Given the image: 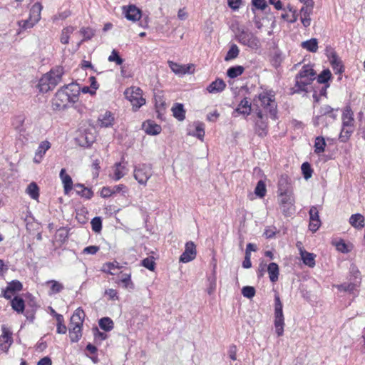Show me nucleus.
<instances>
[{
    "instance_id": "f257e3e1",
    "label": "nucleus",
    "mask_w": 365,
    "mask_h": 365,
    "mask_svg": "<svg viewBox=\"0 0 365 365\" xmlns=\"http://www.w3.org/2000/svg\"><path fill=\"white\" fill-rule=\"evenodd\" d=\"M257 100L260 102V106L269 113L270 118L276 120L278 117L275 92L271 89L264 90L254 97L253 102H256Z\"/></svg>"
},
{
    "instance_id": "f03ea898",
    "label": "nucleus",
    "mask_w": 365,
    "mask_h": 365,
    "mask_svg": "<svg viewBox=\"0 0 365 365\" xmlns=\"http://www.w3.org/2000/svg\"><path fill=\"white\" fill-rule=\"evenodd\" d=\"M235 38L240 43L250 48L258 49L260 47V41L257 36L245 27L237 29Z\"/></svg>"
},
{
    "instance_id": "7ed1b4c3",
    "label": "nucleus",
    "mask_w": 365,
    "mask_h": 365,
    "mask_svg": "<svg viewBox=\"0 0 365 365\" xmlns=\"http://www.w3.org/2000/svg\"><path fill=\"white\" fill-rule=\"evenodd\" d=\"M283 305L279 296H274V326L277 336H282L284 334V328L285 326L284 317L283 314Z\"/></svg>"
},
{
    "instance_id": "20e7f679",
    "label": "nucleus",
    "mask_w": 365,
    "mask_h": 365,
    "mask_svg": "<svg viewBox=\"0 0 365 365\" xmlns=\"http://www.w3.org/2000/svg\"><path fill=\"white\" fill-rule=\"evenodd\" d=\"M124 95L126 99L130 102L134 111L138 110L145 103V99L143 97V91L139 87L128 88L124 92Z\"/></svg>"
},
{
    "instance_id": "39448f33",
    "label": "nucleus",
    "mask_w": 365,
    "mask_h": 365,
    "mask_svg": "<svg viewBox=\"0 0 365 365\" xmlns=\"http://www.w3.org/2000/svg\"><path fill=\"white\" fill-rule=\"evenodd\" d=\"M337 115L334 113V109L329 105H324L320 107L318 114L313 118V124L315 127L320 124L327 126L330 123L327 120L329 118L334 121L336 118Z\"/></svg>"
},
{
    "instance_id": "423d86ee",
    "label": "nucleus",
    "mask_w": 365,
    "mask_h": 365,
    "mask_svg": "<svg viewBox=\"0 0 365 365\" xmlns=\"http://www.w3.org/2000/svg\"><path fill=\"white\" fill-rule=\"evenodd\" d=\"M279 207L284 216H291L295 212V200L293 193L279 195Z\"/></svg>"
},
{
    "instance_id": "0eeeda50",
    "label": "nucleus",
    "mask_w": 365,
    "mask_h": 365,
    "mask_svg": "<svg viewBox=\"0 0 365 365\" xmlns=\"http://www.w3.org/2000/svg\"><path fill=\"white\" fill-rule=\"evenodd\" d=\"M152 175V166L150 164H140L134 168V178L141 185H146Z\"/></svg>"
},
{
    "instance_id": "6e6552de",
    "label": "nucleus",
    "mask_w": 365,
    "mask_h": 365,
    "mask_svg": "<svg viewBox=\"0 0 365 365\" xmlns=\"http://www.w3.org/2000/svg\"><path fill=\"white\" fill-rule=\"evenodd\" d=\"M69 103H72L69 95L61 88L56 92L55 97L52 100V108L56 110H63L67 108Z\"/></svg>"
},
{
    "instance_id": "1a4fd4ad",
    "label": "nucleus",
    "mask_w": 365,
    "mask_h": 365,
    "mask_svg": "<svg viewBox=\"0 0 365 365\" xmlns=\"http://www.w3.org/2000/svg\"><path fill=\"white\" fill-rule=\"evenodd\" d=\"M361 284V278L357 276H354V279L352 281L351 279L348 282H345L342 284L336 285V287L339 292H348L354 296H356L358 293V287Z\"/></svg>"
},
{
    "instance_id": "9d476101",
    "label": "nucleus",
    "mask_w": 365,
    "mask_h": 365,
    "mask_svg": "<svg viewBox=\"0 0 365 365\" xmlns=\"http://www.w3.org/2000/svg\"><path fill=\"white\" fill-rule=\"evenodd\" d=\"M1 334L0 335V349L7 353L14 342L11 331L5 325L1 326Z\"/></svg>"
},
{
    "instance_id": "9b49d317",
    "label": "nucleus",
    "mask_w": 365,
    "mask_h": 365,
    "mask_svg": "<svg viewBox=\"0 0 365 365\" xmlns=\"http://www.w3.org/2000/svg\"><path fill=\"white\" fill-rule=\"evenodd\" d=\"M63 73V68L62 66H56L46 73V76L49 78L51 90H53L61 81Z\"/></svg>"
},
{
    "instance_id": "f8f14e48",
    "label": "nucleus",
    "mask_w": 365,
    "mask_h": 365,
    "mask_svg": "<svg viewBox=\"0 0 365 365\" xmlns=\"http://www.w3.org/2000/svg\"><path fill=\"white\" fill-rule=\"evenodd\" d=\"M63 73V68L62 66H56L46 73V76L49 78L51 90H53L61 81Z\"/></svg>"
},
{
    "instance_id": "ddd939ff",
    "label": "nucleus",
    "mask_w": 365,
    "mask_h": 365,
    "mask_svg": "<svg viewBox=\"0 0 365 365\" xmlns=\"http://www.w3.org/2000/svg\"><path fill=\"white\" fill-rule=\"evenodd\" d=\"M252 112V103L247 97L242 98L237 107L235 109L232 113L234 117H237V115H242L245 118L251 114Z\"/></svg>"
},
{
    "instance_id": "4468645a",
    "label": "nucleus",
    "mask_w": 365,
    "mask_h": 365,
    "mask_svg": "<svg viewBox=\"0 0 365 365\" xmlns=\"http://www.w3.org/2000/svg\"><path fill=\"white\" fill-rule=\"evenodd\" d=\"M309 229L312 232H317L321 226V220L319 215V210L317 206H312L309 211Z\"/></svg>"
},
{
    "instance_id": "2eb2a0df",
    "label": "nucleus",
    "mask_w": 365,
    "mask_h": 365,
    "mask_svg": "<svg viewBox=\"0 0 365 365\" xmlns=\"http://www.w3.org/2000/svg\"><path fill=\"white\" fill-rule=\"evenodd\" d=\"M196 257V247L193 242L190 241L185 244V251L180 257V262L187 263Z\"/></svg>"
},
{
    "instance_id": "dca6fc26",
    "label": "nucleus",
    "mask_w": 365,
    "mask_h": 365,
    "mask_svg": "<svg viewBox=\"0 0 365 365\" xmlns=\"http://www.w3.org/2000/svg\"><path fill=\"white\" fill-rule=\"evenodd\" d=\"M312 81H310L308 78H301L296 76L295 84L294 86L290 89V94L293 95L294 93L307 92V87L312 84Z\"/></svg>"
},
{
    "instance_id": "f3484780",
    "label": "nucleus",
    "mask_w": 365,
    "mask_h": 365,
    "mask_svg": "<svg viewBox=\"0 0 365 365\" xmlns=\"http://www.w3.org/2000/svg\"><path fill=\"white\" fill-rule=\"evenodd\" d=\"M278 195L293 193L289 182V177L287 175H282L278 181Z\"/></svg>"
},
{
    "instance_id": "a211bd4d",
    "label": "nucleus",
    "mask_w": 365,
    "mask_h": 365,
    "mask_svg": "<svg viewBox=\"0 0 365 365\" xmlns=\"http://www.w3.org/2000/svg\"><path fill=\"white\" fill-rule=\"evenodd\" d=\"M65 93L69 95L72 103L78 101V96L81 92V87L77 83H71L61 88Z\"/></svg>"
},
{
    "instance_id": "6ab92c4d",
    "label": "nucleus",
    "mask_w": 365,
    "mask_h": 365,
    "mask_svg": "<svg viewBox=\"0 0 365 365\" xmlns=\"http://www.w3.org/2000/svg\"><path fill=\"white\" fill-rule=\"evenodd\" d=\"M125 16L128 20L136 21L141 17V11L135 5H130L127 8L123 7Z\"/></svg>"
},
{
    "instance_id": "aec40b11",
    "label": "nucleus",
    "mask_w": 365,
    "mask_h": 365,
    "mask_svg": "<svg viewBox=\"0 0 365 365\" xmlns=\"http://www.w3.org/2000/svg\"><path fill=\"white\" fill-rule=\"evenodd\" d=\"M50 148H51V143L48 141H47V140L42 141L39 144V145L35 153V155H34V158L33 160L34 163H35L36 164H39L42 161L46 151Z\"/></svg>"
},
{
    "instance_id": "412c9836",
    "label": "nucleus",
    "mask_w": 365,
    "mask_h": 365,
    "mask_svg": "<svg viewBox=\"0 0 365 365\" xmlns=\"http://www.w3.org/2000/svg\"><path fill=\"white\" fill-rule=\"evenodd\" d=\"M168 65L172 71L177 75H184L193 71H191L193 65H180L171 61H168Z\"/></svg>"
},
{
    "instance_id": "4be33fe9",
    "label": "nucleus",
    "mask_w": 365,
    "mask_h": 365,
    "mask_svg": "<svg viewBox=\"0 0 365 365\" xmlns=\"http://www.w3.org/2000/svg\"><path fill=\"white\" fill-rule=\"evenodd\" d=\"M60 178L63 185V190L65 195H68L74 187L71 177L66 173V170L62 168L60 172Z\"/></svg>"
},
{
    "instance_id": "5701e85b",
    "label": "nucleus",
    "mask_w": 365,
    "mask_h": 365,
    "mask_svg": "<svg viewBox=\"0 0 365 365\" xmlns=\"http://www.w3.org/2000/svg\"><path fill=\"white\" fill-rule=\"evenodd\" d=\"M98 120L101 127L110 128L115 121L114 115L110 111L107 110L99 115Z\"/></svg>"
},
{
    "instance_id": "b1692460",
    "label": "nucleus",
    "mask_w": 365,
    "mask_h": 365,
    "mask_svg": "<svg viewBox=\"0 0 365 365\" xmlns=\"http://www.w3.org/2000/svg\"><path fill=\"white\" fill-rule=\"evenodd\" d=\"M85 316L84 311L81 307L76 309L71 317V327H82Z\"/></svg>"
},
{
    "instance_id": "393cba45",
    "label": "nucleus",
    "mask_w": 365,
    "mask_h": 365,
    "mask_svg": "<svg viewBox=\"0 0 365 365\" xmlns=\"http://www.w3.org/2000/svg\"><path fill=\"white\" fill-rule=\"evenodd\" d=\"M298 78H308L310 81H314L316 77V73L311 65H304L299 72L296 75Z\"/></svg>"
},
{
    "instance_id": "a878e982",
    "label": "nucleus",
    "mask_w": 365,
    "mask_h": 365,
    "mask_svg": "<svg viewBox=\"0 0 365 365\" xmlns=\"http://www.w3.org/2000/svg\"><path fill=\"white\" fill-rule=\"evenodd\" d=\"M255 132L261 138L266 136L268 133L267 120H256L255 121Z\"/></svg>"
},
{
    "instance_id": "bb28decb",
    "label": "nucleus",
    "mask_w": 365,
    "mask_h": 365,
    "mask_svg": "<svg viewBox=\"0 0 365 365\" xmlns=\"http://www.w3.org/2000/svg\"><path fill=\"white\" fill-rule=\"evenodd\" d=\"M225 88V81L221 78H217L207 87V91L210 93H218L222 92Z\"/></svg>"
},
{
    "instance_id": "cd10ccee",
    "label": "nucleus",
    "mask_w": 365,
    "mask_h": 365,
    "mask_svg": "<svg viewBox=\"0 0 365 365\" xmlns=\"http://www.w3.org/2000/svg\"><path fill=\"white\" fill-rule=\"evenodd\" d=\"M143 127L145 133L148 135H158L162 130L161 126L160 125L156 124L154 121L150 120L144 122Z\"/></svg>"
},
{
    "instance_id": "c85d7f7f",
    "label": "nucleus",
    "mask_w": 365,
    "mask_h": 365,
    "mask_svg": "<svg viewBox=\"0 0 365 365\" xmlns=\"http://www.w3.org/2000/svg\"><path fill=\"white\" fill-rule=\"evenodd\" d=\"M45 284L49 287L48 294L52 296L61 292L64 289V286L58 281L51 279L46 282Z\"/></svg>"
},
{
    "instance_id": "c756f323",
    "label": "nucleus",
    "mask_w": 365,
    "mask_h": 365,
    "mask_svg": "<svg viewBox=\"0 0 365 365\" xmlns=\"http://www.w3.org/2000/svg\"><path fill=\"white\" fill-rule=\"evenodd\" d=\"M354 113L350 107H346L342 114V125L344 127H354Z\"/></svg>"
},
{
    "instance_id": "7c9ffc66",
    "label": "nucleus",
    "mask_w": 365,
    "mask_h": 365,
    "mask_svg": "<svg viewBox=\"0 0 365 365\" xmlns=\"http://www.w3.org/2000/svg\"><path fill=\"white\" fill-rule=\"evenodd\" d=\"M349 223L354 228L361 230L365 225V218L359 213L354 214L349 218Z\"/></svg>"
},
{
    "instance_id": "2f4dec72",
    "label": "nucleus",
    "mask_w": 365,
    "mask_h": 365,
    "mask_svg": "<svg viewBox=\"0 0 365 365\" xmlns=\"http://www.w3.org/2000/svg\"><path fill=\"white\" fill-rule=\"evenodd\" d=\"M74 188L76 194L83 197L91 199L93 196V192L91 190V189L85 187L83 184H75Z\"/></svg>"
},
{
    "instance_id": "473e14b6",
    "label": "nucleus",
    "mask_w": 365,
    "mask_h": 365,
    "mask_svg": "<svg viewBox=\"0 0 365 365\" xmlns=\"http://www.w3.org/2000/svg\"><path fill=\"white\" fill-rule=\"evenodd\" d=\"M43 9L42 5L39 2L35 3L30 9L29 18L37 24L41 19V12Z\"/></svg>"
},
{
    "instance_id": "72a5a7b5",
    "label": "nucleus",
    "mask_w": 365,
    "mask_h": 365,
    "mask_svg": "<svg viewBox=\"0 0 365 365\" xmlns=\"http://www.w3.org/2000/svg\"><path fill=\"white\" fill-rule=\"evenodd\" d=\"M330 63L336 74H341L344 71V68L341 61L338 58L336 53H333L330 58Z\"/></svg>"
},
{
    "instance_id": "f704fd0d",
    "label": "nucleus",
    "mask_w": 365,
    "mask_h": 365,
    "mask_svg": "<svg viewBox=\"0 0 365 365\" xmlns=\"http://www.w3.org/2000/svg\"><path fill=\"white\" fill-rule=\"evenodd\" d=\"M267 270L269 274V279L272 282H275L278 280L279 269V266L275 262H271L268 264Z\"/></svg>"
},
{
    "instance_id": "c9c22d12",
    "label": "nucleus",
    "mask_w": 365,
    "mask_h": 365,
    "mask_svg": "<svg viewBox=\"0 0 365 365\" xmlns=\"http://www.w3.org/2000/svg\"><path fill=\"white\" fill-rule=\"evenodd\" d=\"M301 47L307 51L316 53L318 50V41L315 38L303 41L301 43Z\"/></svg>"
},
{
    "instance_id": "e433bc0d",
    "label": "nucleus",
    "mask_w": 365,
    "mask_h": 365,
    "mask_svg": "<svg viewBox=\"0 0 365 365\" xmlns=\"http://www.w3.org/2000/svg\"><path fill=\"white\" fill-rule=\"evenodd\" d=\"M300 255L304 264L309 267H314L315 266V255L313 253L301 250Z\"/></svg>"
},
{
    "instance_id": "4c0bfd02",
    "label": "nucleus",
    "mask_w": 365,
    "mask_h": 365,
    "mask_svg": "<svg viewBox=\"0 0 365 365\" xmlns=\"http://www.w3.org/2000/svg\"><path fill=\"white\" fill-rule=\"evenodd\" d=\"M12 309L17 313H23L25 309L24 299L20 297H14L11 301Z\"/></svg>"
},
{
    "instance_id": "58836bf2",
    "label": "nucleus",
    "mask_w": 365,
    "mask_h": 365,
    "mask_svg": "<svg viewBox=\"0 0 365 365\" xmlns=\"http://www.w3.org/2000/svg\"><path fill=\"white\" fill-rule=\"evenodd\" d=\"M127 173L126 167L122 164V163H116L115 164L114 174H113V180L115 181L121 179L124 175Z\"/></svg>"
},
{
    "instance_id": "ea45409f",
    "label": "nucleus",
    "mask_w": 365,
    "mask_h": 365,
    "mask_svg": "<svg viewBox=\"0 0 365 365\" xmlns=\"http://www.w3.org/2000/svg\"><path fill=\"white\" fill-rule=\"evenodd\" d=\"M173 116L178 120H183L185 118V110L181 103H175L172 108Z\"/></svg>"
},
{
    "instance_id": "a19ab883",
    "label": "nucleus",
    "mask_w": 365,
    "mask_h": 365,
    "mask_svg": "<svg viewBox=\"0 0 365 365\" xmlns=\"http://www.w3.org/2000/svg\"><path fill=\"white\" fill-rule=\"evenodd\" d=\"M69 336L71 342H78L82 336V327H71Z\"/></svg>"
},
{
    "instance_id": "79ce46f5",
    "label": "nucleus",
    "mask_w": 365,
    "mask_h": 365,
    "mask_svg": "<svg viewBox=\"0 0 365 365\" xmlns=\"http://www.w3.org/2000/svg\"><path fill=\"white\" fill-rule=\"evenodd\" d=\"M245 71V68L242 66H235L230 67L227 71V75L230 78H235L241 76Z\"/></svg>"
},
{
    "instance_id": "37998d69",
    "label": "nucleus",
    "mask_w": 365,
    "mask_h": 365,
    "mask_svg": "<svg viewBox=\"0 0 365 365\" xmlns=\"http://www.w3.org/2000/svg\"><path fill=\"white\" fill-rule=\"evenodd\" d=\"M38 87L39 91L41 93H46L48 91H51L49 78L46 76V73L44 74L39 80Z\"/></svg>"
},
{
    "instance_id": "c03bdc74",
    "label": "nucleus",
    "mask_w": 365,
    "mask_h": 365,
    "mask_svg": "<svg viewBox=\"0 0 365 365\" xmlns=\"http://www.w3.org/2000/svg\"><path fill=\"white\" fill-rule=\"evenodd\" d=\"M99 327L105 331H110L113 329V322L109 317L101 318L98 322Z\"/></svg>"
},
{
    "instance_id": "a18cd8bd",
    "label": "nucleus",
    "mask_w": 365,
    "mask_h": 365,
    "mask_svg": "<svg viewBox=\"0 0 365 365\" xmlns=\"http://www.w3.org/2000/svg\"><path fill=\"white\" fill-rule=\"evenodd\" d=\"M120 282L123 284V287L125 289H133L134 284L131 280L130 273H123L121 275Z\"/></svg>"
},
{
    "instance_id": "49530a36",
    "label": "nucleus",
    "mask_w": 365,
    "mask_h": 365,
    "mask_svg": "<svg viewBox=\"0 0 365 365\" xmlns=\"http://www.w3.org/2000/svg\"><path fill=\"white\" fill-rule=\"evenodd\" d=\"M56 319L57 322L56 331L58 334H66L67 331L66 326L64 324V319L63 315L56 313Z\"/></svg>"
},
{
    "instance_id": "de8ad7c7",
    "label": "nucleus",
    "mask_w": 365,
    "mask_h": 365,
    "mask_svg": "<svg viewBox=\"0 0 365 365\" xmlns=\"http://www.w3.org/2000/svg\"><path fill=\"white\" fill-rule=\"evenodd\" d=\"M326 142L322 136H318L314 141V152L317 154L323 153L325 150Z\"/></svg>"
},
{
    "instance_id": "09e8293b",
    "label": "nucleus",
    "mask_w": 365,
    "mask_h": 365,
    "mask_svg": "<svg viewBox=\"0 0 365 365\" xmlns=\"http://www.w3.org/2000/svg\"><path fill=\"white\" fill-rule=\"evenodd\" d=\"M331 78V73L329 69L327 68L323 70L319 75H318L317 79V82L320 84H327Z\"/></svg>"
},
{
    "instance_id": "8fccbe9b",
    "label": "nucleus",
    "mask_w": 365,
    "mask_h": 365,
    "mask_svg": "<svg viewBox=\"0 0 365 365\" xmlns=\"http://www.w3.org/2000/svg\"><path fill=\"white\" fill-rule=\"evenodd\" d=\"M240 53V49L236 44H232L229 48L225 57V60L226 61H229L230 60L236 58Z\"/></svg>"
},
{
    "instance_id": "3c124183",
    "label": "nucleus",
    "mask_w": 365,
    "mask_h": 365,
    "mask_svg": "<svg viewBox=\"0 0 365 365\" xmlns=\"http://www.w3.org/2000/svg\"><path fill=\"white\" fill-rule=\"evenodd\" d=\"M26 192L32 199H38L39 196V189L36 183L31 182L27 187Z\"/></svg>"
},
{
    "instance_id": "603ef678",
    "label": "nucleus",
    "mask_w": 365,
    "mask_h": 365,
    "mask_svg": "<svg viewBox=\"0 0 365 365\" xmlns=\"http://www.w3.org/2000/svg\"><path fill=\"white\" fill-rule=\"evenodd\" d=\"M74 28L73 26H68L64 28L61 34L60 41L63 44H67L69 42L70 35L73 32Z\"/></svg>"
},
{
    "instance_id": "864d4df0",
    "label": "nucleus",
    "mask_w": 365,
    "mask_h": 365,
    "mask_svg": "<svg viewBox=\"0 0 365 365\" xmlns=\"http://www.w3.org/2000/svg\"><path fill=\"white\" fill-rule=\"evenodd\" d=\"M354 131L353 128L344 127L342 125L341 133L339 136V139L341 142L345 143L350 138L351 133Z\"/></svg>"
},
{
    "instance_id": "5fc2aeb1",
    "label": "nucleus",
    "mask_w": 365,
    "mask_h": 365,
    "mask_svg": "<svg viewBox=\"0 0 365 365\" xmlns=\"http://www.w3.org/2000/svg\"><path fill=\"white\" fill-rule=\"evenodd\" d=\"M266 185L262 180L258 181L255 189V193L259 197H263L266 195Z\"/></svg>"
},
{
    "instance_id": "6e6d98bb",
    "label": "nucleus",
    "mask_w": 365,
    "mask_h": 365,
    "mask_svg": "<svg viewBox=\"0 0 365 365\" xmlns=\"http://www.w3.org/2000/svg\"><path fill=\"white\" fill-rule=\"evenodd\" d=\"M92 230L96 233H98L102 230V220L100 217H95L92 219L91 222Z\"/></svg>"
},
{
    "instance_id": "4d7b16f0",
    "label": "nucleus",
    "mask_w": 365,
    "mask_h": 365,
    "mask_svg": "<svg viewBox=\"0 0 365 365\" xmlns=\"http://www.w3.org/2000/svg\"><path fill=\"white\" fill-rule=\"evenodd\" d=\"M192 135L202 140L205 135L204 124L202 123H197L195 125V131L192 133Z\"/></svg>"
},
{
    "instance_id": "13d9d810",
    "label": "nucleus",
    "mask_w": 365,
    "mask_h": 365,
    "mask_svg": "<svg viewBox=\"0 0 365 365\" xmlns=\"http://www.w3.org/2000/svg\"><path fill=\"white\" fill-rule=\"evenodd\" d=\"M256 291L254 287L245 286L242 289V295L248 299H252L255 295Z\"/></svg>"
},
{
    "instance_id": "bf43d9fd",
    "label": "nucleus",
    "mask_w": 365,
    "mask_h": 365,
    "mask_svg": "<svg viewBox=\"0 0 365 365\" xmlns=\"http://www.w3.org/2000/svg\"><path fill=\"white\" fill-rule=\"evenodd\" d=\"M301 169H302V172L304 175V178L306 180H307L312 177V169L309 163L305 162V163H302Z\"/></svg>"
},
{
    "instance_id": "052dcab7",
    "label": "nucleus",
    "mask_w": 365,
    "mask_h": 365,
    "mask_svg": "<svg viewBox=\"0 0 365 365\" xmlns=\"http://www.w3.org/2000/svg\"><path fill=\"white\" fill-rule=\"evenodd\" d=\"M108 60L110 62H115L117 65H121L123 63V59L119 56L118 52L115 49L112 51Z\"/></svg>"
},
{
    "instance_id": "680f3d73",
    "label": "nucleus",
    "mask_w": 365,
    "mask_h": 365,
    "mask_svg": "<svg viewBox=\"0 0 365 365\" xmlns=\"http://www.w3.org/2000/svg\"><path fill=\"white\" fill-rule=\"evenodd\" d=\"M7 287L14 293L21 291L23 288V285L19 280H12L9 283Z\"/></svg>"
},
{
    "instance_id": "e2e57ef3",
    "label": "nucleus",
    "mask_w": 365,
    "mask_h": 365,
    "mask_svg": "<svg viewBox=\"0 0 365 365\" xmlns=\"http://www.w3.org/2000/svg\"><path fill=\"white\" fill-rule=\"evenodd\" d=\"M115 268H120L119 263L118 262H108L103 265V272H108L110 274H114V273L112 272V270Z\"/></svg>"
},
{
    "instance_id": "0e129e2a",
    "label": "nucleus",
    "mask_w": 365,
    "mask_h": 365,
    "mask_svg": "<svg viewBox=\"0 0 365 365\" xmlns=\"http://www.w3.org/2000/svg\"><path fill=\"white\" fill-rule=\"evenodd\" d=\"M18 24L21 29L26 30L32 28L36 24V23H34V21H33L30 18H29L28 19L26 20L19 21L18 22Z\"/></svg>"
},
{
    "instance_id": "69168bd1",
    "label": "nucleus",
    "mask_w": 365,
    "mask_h": 365,
    "mask_svg": "<svg viewBox=\"0 0 365 365\" xmlns=\"http://www.w3.org/2000/svg\"><path fill=\"white\" fill-rule=\"evenodd\" d=\"M141 264L144 267L148 269L150 271H153L155 267V263L153 258H145L142 260Z\"/></svg>"
},
{
    "instance_id": "338daca9",
    "label": "nucleus",
    "mask_w": 365,
    "mask_h": 365,
    "mask_svg": "<svg viewBox=\"0 0 365 365\" xmlns=\"http://www.w3.org/2000/svg\"><path fill=\"white\" fill-rule=\"evenodd\" d=\"M80 32L83 36V41L89 40L94 35V32H93V29H91V28H82L81 29Z\"/></svg>"
},
{
    "instance_id": "774afa93",
    "label": "nucleus",
    "mask_w": 365,
    "mask_h": 365,
    "mask_svg": "<svg viewBox=\"0 0 365 365\" xmlns=\"http://www.w3.org/2000/svg\"><path fill=\"white\" fill-rule=\"evenodd\" d=\"M314 4L311 5H304L300 9L301 16H307L310 17V15L313 11Z\"/></svg>"
}]
</instances>
